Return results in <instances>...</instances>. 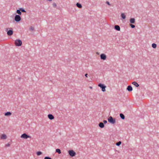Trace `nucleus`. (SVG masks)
<instances>
[{
	"mask_svg": "<svg viewBox=\"0 0 159 159\" xmlns=\"http://www.w3.org/2000/svg\"><path fill=\"white\" fill-rule=\"evenodd\" d=\"M103 122L104 123V124H106V123H107V120H104L103 121Z\"/></svg>",
	"mask_w": 159,
	"mask_h": 159,
	"instance_id": "nucleus-31",
	"label": "nucleus"
},
{
	"mask_svg": "<svg viewBox=\"0 0 159 159\" xmlns=\"http://www.w3.org/2000/svg\"><path fill=\"white\" fill-rule=\"evenodd\" d=\"M99 126L101 128H103L104 126L103 123L102 122H100L99 124Z\"/></svg>",
	"mask_w": 159,
	"mask_h": 159,
	"instance_id": "nucleus-15",
	"label": "nucleus"
},
{
	"mask_svg": "<svg viewBox=\"0 0 159 159\" xmlns=\"http://www.w3.org/2000/svg\"><path fill=\"white\" fill-rule=\"evenodd\" d=\"M120 117L121 118V119H125V116H124V115L122 114H120Z\"/></svg>",
	"mask_w": 159,
	"mask_h": 159,
	"instance_id": "nucleus-21",
	"label": "nucleus"
},
{
	"mask_svg": "<svg viewBox=\"0 0 159 159\" xmlns=\"http://www.w3.org/2000/svg\"><path fill=\"white\" fill-rule=\"evenodd\" d=\"M152 47L154 48H155L157 47V44L155 43H153L152 45Z\"/></svg>",
	"mask_w": 159,
	"mask_h": 159,
	"instance_id": "nucleus-20",
	"label": "nucleus"
},
{
	"mask_svg": "<svg viewBox=\"0 0 159 159\" xmlns=\"http://www.w3.org/2000/svg\"><path fill=\"white\" fill-rule=\"evenodd\" d=\"M15 43L16 46H19L22 45V42L20 40L18 39L15 41Z\"/></svg>",
	"mask_w": 159,
	"mask_h": 159,
	"instance_id": "nucleus-2",
	"label": "nucleus"
},
{
	"mask_svg": "<svg viewBox=\"0 0 159 159\" xmlns=\"http://www.w3.org/2000/svg\"><path fill=\"white\" fill-rule=\"evenodd\" d=\"M76 5L79 8H81L82 7V6L79 3H76Z\"/></svg>",
	"mask_w": 159,
	"mask_h": 159,
	"instance_id": "nucleus-19",
	"label": "nucleus"
},
{
	"mask_svg": "<svg viewBox=\"0 0 159 159\" xmlns=\"http://www.w3.org/2000/svg\"><path fill=\"white\" fill-rule=\"evenodd\" d=\"M14 19L16 22H19L21 20V18L20 15H16Z\"/></svg>",
	"mask_w": 159,
	"mask_h": 159,
	"instance_id": "nucleus-7",
	"label": "nucleus"
},
{
	"mask_svg": "<svg viewBox=\"0 0 159 159\" xmlns=\"http://www.w3.org/2000/svg\"><path fill=\"white\" fill-rule=\"evenodd\" d=\"M121 142L119 141V142L116 143V145L117 146H119L121 144Z\"/></svg>",
	"mask_w": 159,
	"mask_h": 159,
	"instance_id": "nucleus-24",
	"label": "nucleus"
},
{
	"mask_svg": "<svg viewBox=\"0 0 159 159\" xmlns=\"http://www.w3.org/2000/svg\"><path fill=\"white\" fill-rule=\"evenodd\" d=\"M20 138L24 139H27L28 138H31V137L25 133H24L21 135Z\"/></svg>",
	"mask_w": 159,
	"mask_h": 159,
	"instance_id": "nucleus-3",
	"label": "nucleus"
},
{
	"mask_svg": "<svg viewBox=\"0 0 159 159\" xmlns=\"http://www.w3.org/2000/svg\"><path fill=\"white\" fill-rule=\"evenodd\" d=\"M68 152L70 155L72 157L75 156L76 155L75 152L72 150H69Z\"/></svg>",
	"mask_w": 159,
	"mask_h": 159,
	"instance_id": "nucleus-6",
	"label": "nucleus"
},
{
	"mask_svg": "<svg viewBox=\"0 0 159 159\" xmlns=\"http://www.w3.org/2000/svg\"><path fill=\"white\" fill-rule=\"evenodd\" d=\"M130 26L132 28H134L135 27V26L134 25H132V24H130Z\"/></svg>",
	"mask_w": 159,
	"mask_h": 159,
	"instance_id": "nucleus-28",
	"label": "nucleus"
},
{
	"mask_svg": "<svg viewBox=\"0 0 159 159\" xmlns=\"http://www.w3.org/2000/svg\"><path fill=\"white\" fill-rule=\"evenodd\" d=\"M127 90L128 91H131L133 90V89L131 86L129 85L127 87Z\"/></svg>",
	"mask_w": 159,
	"mask_h": 159,
	"instance_id": "nucleus-14",
	"label": "nucleus"
},
{
	"mask_svg": "<svg viewBox=\"0 0 159 159\" xmlns=\"http://www.w3.org/2000/svg\"><path fill=\"white\" fill-rule=\"evenodd\" d=\"M10 146V144L9 143H7L5 145V146L7 147H9V146Z\"/></svg>",
	"mask_w": 159,
	"mask_h": 159,
	"instance_id": "nucleus-26",
	"label": "nucleus"
},
{
	"mask_svg": "<svg viewBox=\"0 0 159 159\" xmlns=\"http://www.w3.org/2000/svg\"><path fill=\"white\" fill-rule=\"evenodd\" d=\"M130 23L132 24H134L135 22V20L134 18H131L130 19Z\"/></svg>",
	"mask_w": 159,
	"mask_h": 159,
	"instance_id": "nucleus-13",
	"label": "nucleus"
},
{
	"mask_svg": "<svg viewBox=\"0 0 159 159\" xmlns=\"http://www.w3.org/2000/svg\"><path fill=\"white\" fill-rule=\"evenodd\" d=\"M121 16L123 19H125L126 18V16L124 13H122L121 15Z\"/></svg>",
	"mask_w": 159,
	"mask_h": 159,
	"instance_id": "nucleus-17",
	"label": "nucleus"
},
{
	"mask_svg": "<svg viewBox=\"0 0 159 159\" xmlns=\"http://www.w3.org/2000/svg\"><path fill=\"white\" fill-rule=\"evenodd\" d=\"M115 29L118 31H120V26L118 25H116L115 26Z\"/></svg>",
	"mask_w": 159,
	"mask_h": 159,
	"instance_id": "nucleus-12",
	"label": "nucleus"
},
{
	"mask_svg": "<svg viewBox=\"0 0 159 159\" xmlns=\"http://www.w3.org/2000/svg\"><path fill=\"white\" fill-rule=\"evenodd\" d=\"M42 154V152H40V151L37 152H36V154L37 156H40V155H41Z\"/></svg>",
	"mask_w": 159,
	"mask_h": 159,
	"instance_id": "nucleus-22",
	"label": "nucleus"
},
{
	"mask_svg": "<svg viewBox=\"0 0 159 159\" xmlns=\"http://www.w3.org/2000/svg\"><path fill=\"white\" fill-rule=\"evenodd\" d=\"M108 121L111 123L114 124L116 122V120L115 119H113L112 117L111 116L109 117L108 119Z\"/></svg>",
	"mask_w": 159,
	"mask_h": 159,
	"instance_id": "nucleus-4",
	"label": "nucleus"
},
{
	"mask_svg": "<svg viewBox=\"0 0 159 159\" xmlns=\"http://www.w3.org/2000/svg\"><path fill=\"white\" fill-rule=\"evenodd\" d=\"M20 10L22 12H26V11H25L24 9H23V8H20Z\"/></svg>",
	"mask_w": 159,
	"mask_h": 159,
	"instance_id": "nucleus-25",
	"label": "nucleus"
},
{
	"mask_svg": "<svg viewBox=\"0 0 159 159\" xmlns=\"http://www.w3.org/2000/svg\"><path fill=\"white\" fill-rule=\"evenodd\" d=\"M48 118L50 120H52L54 119V116L52 114H49L48 116Z\"/></svg>",
	"mask_w": 159,
	"mask_h": 159,
	"instance_id": "nucleus-10",
	"label": "nucleus"
},
{
	"mask_svg": "<svg viewBox=\"0 0 159 159\" xmlns=\"http://www.w3.org/2000/svg\"><path fill=\"white\" fill-rule=\"evenodd\" d=\"M8 35L10 36L12 35L13 34V31L12 30H10L7 32V33Z\"/></svg>",
	"mask_w": 159,
	"mask_h": 159,
	"instance_id": "nucleus-9",
	"label": "nucleus"
},
{
	"mask_svg": "<svg viewBox=\"0 0 159 159\" xmlns=\"http://www.w3.org/2000/svg\"><path fill=\"white\" fill-rule=\"evenodd\" d=\"M88 74H86L85 75V76L86 77H88Z\"/></svg>",
	"mask_w": 159,
	"mask_h": 159,
	"instance_id": "nucleus-32",
	"label": "nucleus"
},
{
	"mask_svg": "<svg viewBox=\"0 0 159 159\" xmlns=\"http://www.w3.org/2000/svg\"><path fill=\"white\" fill-rule=\"evenodd\" d=\"M56 152L58 153L59 154L61 153V151L60 149H57L56 150Z\"/></svg>",
	"mask_w": 159,
	"mask_h": 159,
	"instance_id": "nucleus-23",
	"label": "nucleus"
},
{
	"mask_svg": "<svg viewBox=\"0 0 159 159\" xmlns=\"http://www.w3.org/2000/svg\"><path fill=\"white\" fill-rule=\"evenodd\" d=\"M96 54H98V55H99V52H96Z\"/></svg>",
	"mask_w": 159,
	"mask_h": 159,
	"instance_id": "nucleus-33",
	"label": "nucleus"
},
{
	"mask_svg": "<svg viewBox=\"0 0 159 159\" xmlns=\"http://www.w3.org/2000/svg\"><path fill=\"white\" fill-rule=\"evenodd\" d=\"M90 89H92V87H90Z\"/></svg>",
	"mask_w": 159,
	"mask_h": 159,
	"instance_id": "nucleus-34",
	"label": "nucleus"
},
{
	"mask_svg": "<svg viewBox=\"0 0 159 159\" xmlns=\"http://www.w3.org/2000/svg\"><path fill=\"white\" fill-rule=\"evenodd\" d=\"M7 138V135L4 133L1 134L0 136V139L1 140H6Z\"/></svg>",
	"mask_w": 159,
	"mask_h": 159,
	"instance_id": "nucleus-1",
	"label": "nucleus"
},
{
	"mask_svg": "<svg viewBox=\"0 0 159 159\" xmlns=\"http://www.w3.org/2000/svg\"><path fill=\"white\" fill-rule=\"evenodd\" d=\"M44 159H52L51 158H50L49 157H44Z\"/></svg>",
	"mask_w": 159,
	"mask_h": 159,
	"instance_id": "nucleus-29",
	"label": "nucleus"
},
{
	"mask_svg": "<svg viewBox=\"0 0 159 159\" xmlns=\"http://www.w3.org/2000/svg\"><path fill=\"white\" fill-rule=\"evenodd\" d=\"M132 84L136 87H138L139 86V84L136 82L135 81L133 82Z\"/></svg>",
	"mask_w": 159,
	"mask_h": 159,
	"instance_id": "nucleus-16",
	"label": "nucleus"
},
{
	"mask_svg": "<svg viewBox=\"0 0 159 159\" xmlns=\"http://www.w3.org/2000/svg\"><path fill=\"white\" fill-rule=\"evenodd\" d=\"M52 6H53V7H56L57 6V5L56 4V3H53V4H52Z\"/></svg>",
	"mask_w": 159,
	"mask_h": 159,
	"instance_id": "nucleus-27",
	"label": "nucleus"
},
{
	"mask_svg": "<svg viewBox=\"0 0 159 159\" xmlns=\"http://www.w3.org/2000/svg\"><path fill=\"white\" fill-rule=\"evenodd\" d=\"M100 58L101 59L105 60L107 58V56L105 54L102 53L101 54Z\"/></svg>",
	"mask_w": 159,
	"mask_h": 159,
	"instance_id": "nucleus-8",
	"label": "nucleus"
},
{
	"mask_svg": "<svg viewBox=\"0 0 159 159\" xmlns=\"http://www.w3.org/2000/svg\"><path fill=\"white\" fill-rule=\"evenodd\" d=\"M106 3L108 5H110L109 2L108 1H107L106 2Z\"/></svg>",
	"mask_w": 159,
	"mask_h": 159,
	"instance_id": "nucleus-30",
	"label": "nucleus"
},
{
	"mask_svg": "<svg viewBox=\"0 0 159 159\" xmlns=\"http://www.w3.org/2000/svg\"><path fill=\"white\" fill-rule=\"evenodd\" d=\"M12 115V113L10 112H7L5 113L4 115L6 116H10Z\"/></svg>",
	"mask_w": 159,
	"mask_h": 159,
	"instance_id": "nucleus-11",
	"label": "nucleus"
},
{
	"mask_svg": "<svg viewBox=\"0 0 159 159\" xmlns=\"http://www.w3.org/2000/svg\"><path fill=\"white\" fill-rule=\"evenodd\" d=\"M16 13L18 14V15H20L21 14V12L20 9H19V10H16Z\"/></svg>",
	"mask_w": 159,
	"mask_h": 159,
	"instance_id": "nucleus-18",
	"label": "nucleus"
},
{
	"mask_svg": "<svg viewBox=\"0 0 159 159\" xmlns=\"http://www.w3.org/2000/svg\"><path fill=\"white\" fill-rule=\"evenodd\" d=\"M98 86L102 88V90L103 92H105L106 91L105 88L106 86L104 84H99L98 85Z\"/></svg>",
	"mask_w": 159,
	"mask_h": 159,
	"instance_id": "nucleus-5",
	"label": "nucleus"
}]
</instances>
